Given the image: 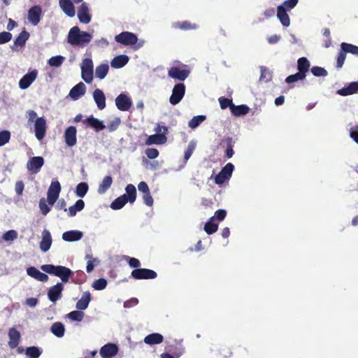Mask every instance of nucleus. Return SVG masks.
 <instances>
[{"label":"nucleus","instance_id":"f257e3e1","mask_svg":"<svg viewBox=\"0 0 358 358\" xmlns=\"http://www.w3.org/2000/svg\"><path fill=\"white\" fill-rule=\"evenodd\" d=\"M91 39V34L81 31L77 26L72 27L68 34V42L72 45L84 46L88 44Z\"/></svg>","mask_w":358,"mask_h":358},{"label":"nucleus","instance_id":"f03ea898","mask_svg":"<svg viewBox=\"0 0 358 358\" xmlns=\"http://www.w3.org/2000/svg\"><path fill=\"white\" fill-rule=\"evenodd\" d=\"M46 273L59 278L62 283L68 282L74 275L73 271L70 268L53 264H46Z\"/></svg>","mask_w":358,"mask_h":358},{"label":"nucleus","instance_id":"7ed1b4c3","mask_svg":"<svg viewBox=\"0 0 358 358\" xmlns=\"http://www.w3.org/2000/svg\"><path fill=\"white\" fill-rule=\"evenodd\" d=\"M28 123H34L36 137L38 140L43 138L45 136V118L43 117H37V114L34 110H29L27 113Z\"/></svg>","mask_w":358,"mask_h":358},{"label":"nucleus","instance_id":"20e7f679","mask_svg":"<svg viewBox=\"0 0 358 358\" xmlns=\"http://www.w3.org/2000/svg\"><path fill=\"white\" fill-rule=\"evenodd\" d=\"M226 215L227 211L225 210H217L215 212V215L211 217L210 220L205 224V231L208 234H213L216 232L218 229V224L215 222V219L219 222H221L224 220Z\"/></svg>","mask_w":358,"mask_h":358},{"label":"nucleus","instance_id":"39448f33","mask_svg":"<svg viewBox=\"0 0 358 358\" xmlns=\"http://www.w3.org/2000/svg\"><path fill=\"white\" fill-rule=\"evenodd\" d=\"M61 185L57 180L52 181L47 193L46 201L53 206L59 198L61 192Z\"/></svg>","mask_w":358,"mask_h":358},{"label":"nucleus","instance_id":"423d86ee","mask_svg":"<svg viewBox=\"0 0 358 358\" xmlns=\"http://www.w3.org/2000/svg\"><path fill=\"white\" fill-rule=\"evenodd\" d=\"M93 62L92 59H84L81 63L82 78L87 83H91L93 80Z\"/></svg>","mask_w":358,"mask_h":358},{"label":"nucleus","instance_id":"0eeeda50","mask_svg":"<svg viewBox=\"0 0 358 358\" xmlns=\"http://www.w3.org/2000/svg\"><path fill=\"white\" fill-rule=\"evenodd\" d=\"M234 169V165L231 163H228L215 177V182L217 185H220L225 181L229 180L231 177Z\"/></svg>","mask_w":358,"mask_h":358},{"label":"nucleus","instance_id":"6e6552de","mask_svg":"<svg viewBox=\"0 0 358 358\" xmlns=\"http://www.w3.org/2000/svg\"><path fill=\"white\" fill-rule=\"evenodd\" d=\"M131 276L136 280H148L157 278V273L148 268H137L132 271Z\"/></svg>","mask_w":358,"mask_h":358},{"label":"nucleus","instance_id":"1a4fd4ad","mask_svg":"<svg viewBox=\"0 0 358 358\" xmlns=\"http://www.w3.org/2000/svg\"><path fill=\"white\" fill-rule=\"evenodd\" d=\"M185 92V87L183 83L176 85L173 89L172 94L170 96V103L175 106L178 104L183 98Z\"/></svg>","mask_w":358,"mask_h":358},{"label":"nucleus","instance_id":"9d476101","mask_svg":"<svg viewBox=\"0 0 358 358\" xmlns=\"http://www.w3.org/2000/svg\"><path fill=\"white\" fill-rule=\"evenodd\" d=\"M64 286L62 282H57L56 285L50 287L48 292V297L50 301L55 303L62 299V292Z\"/></svg>","mask_w":358,"mask_h":358},{"label":"nucleus","instance_id":"9b49d317","mask_svg":"<svg viewBox=\"0 0 358 358\" xmlns=\"http://www.w3.org/2000/svg\"><path fill=\"white\" fill-rule=\"evenodd\" d=\"M115 39L117 43L125 45H134L136 43L138 40L134 34L128 31H124L117 35Z\"/></svg>","mask_w":358,"mask_h":358},{"label":"nucleus","instance_id":"f8f14e48","mask_svg":"<svg viewBox=\"0 0 358 358\" xmlns=\"http://www.w3.org/2000/svg\"><path fill=\"white\" fill-rule=\"evenodd\" d=\"M115 105L120 110L128 111L132 105V101L127 94L122 93L116 97Z\"/></svg>","mask_w":358,"mask_h":358},{"label":"nucleus","instance_id":"ddd939ff","mask_svg":"<svg viewBox=\"0 0 358 358\" xmlns=\"http://www.w3.org/2000/svg\"><path fill=\"white\" fill-rule=\"evenodd\" d=\"M78 17L79 21L83 24H88L91 21L90 9L86 3H83L78 8Z\"/></svg>","mask_w":358,"mask_h":358},{"label":"nucleus","instance_id":"4468645a","mask_svg":"<svg viewBox=\"0 0 358 358\" xmlns=\"http://www.w3.org/2000/svg\"><path fill=\"white\" fill-rule=\"evenodd\" d=\"M42 13L41 8L39 6H32L28 10V20L33 25H36L41 20Z\"/></svg>","mask_w":358,"mask_h":358},{"label":"nucleus","instance_id":"2eb2a0df","mask_svg":"<svg viewBox=\"0 0 358 358\" xmlns=\"http://www.w3.org/2000/svg\"><path fill=\"white\" fill-rule=\"evenodd\" d=\"M118 348L115 344L108 343L101 348L99 353L103 358H110L117 355Z\"/></svg>","mask_w":358,"mask_h":358},{"label":"nucleus","instance_id":"dca6fc26","mask_svg":"<svg viewBox=\"0 0 358 358\" xmlns=\"http://www.w3.org/2000/svg\"><path fill=\"white\" fill-rule=\"evenodd\" d=\"M86 92L85 85L80 82L75 85L69 92V96L73 101L78 100L83 96Z\"/></svg>","mask_w":358,"mask_h":358},{"label":"nucleus","instance_id":"f3484780","mask_svg":"<svg viewBox=\"0 0 358 358\" xmlns=\"http://www.w3.org/2000/svg\"><path fill=\"white\" fill-rule=\"evenodd\" d=\"M37 76V71L34 70L24 75L19 81V87L22 90L28 88L35 80Z\"/></svg>","mask_w":358,"mask_h":358},{"label":"nucleus","instance_id":"a211bd4d","mask_svg":"<svg viewBox=\"0 0 358 358\" xmlns=\"http://www.w3.org/2000/svg\"><path fill=\"white\" fill-rule=\"evenodd\" d=\"M93 99L99 110H103L106 108V96L103 92L99 89H96L92 94Z\"/></svg>","mask_w":358,"mask_h":358},{"label":"nucleus","instance_id":"6ab92c4d","mask_svg":"<svg viewBox=\"0 0 358 358\" xmlns=\"http://www.w3.org/2000/svg\"><path fill=\"white\" fill-rule=\"evenodd\" d=\"M76 128L75 127H69L64 132V139L69 146H73L76 143Z\"/></svg>","mask_w":358,"mask_h":358},{"label":"nucleus","instance_id":"aec40b11","mask_svg":"<svg viewBox=\"0 0 358 358\" xmlns=\"http://www.w3.org/2000/svg\"><path fill=\"white\" fill-rule=\"evenodd\" d=\"M83 233L78 230H71L63 233L62 239L66 242H73L80 240Z\"/></svg>","mask_w":358,"mask_h":358},{"label":"nucleus","instance_id":"412c9836","mask_svg":"<svg viewBox=\"0 0 358 358\" xmlns=\"http://www.w3.org/2000/svg\"><path fill=\"white\" fill-rule=\"evenodd\" d=\"M189 71L185 69H180L178 67H172L169 71V76L179 80H185L189 76Z\"/></svg>","mask_w":358,"mask_h":358},{"label":"nucleus","instance_id":"4be33fe9","mask_svg":"<svg viewBox=\"0 0 358 358\" xmlns=\"http://www.w3.org/2000/svg\"><path fill=\"white\" fill-rule=\"evenodd\" d=\"M8 337H9V341H8V346L11 349H14L17 347L20 339V332L16 330L15 328H11L9 329L8 331Z\"/></svg>","mask_w":358,"mask_h":358},{"label":"nucleus","instance_id":"5701e85b","mask_svg":"<svg viewBox=\"0 0 358 358\" xmlns=\"http://www.w3.org/2000/svg\"><path fill=\"white\" fill-rule=\"evenodd\" d=\"M59 6L66 15L71 17L75 16V8L71 0H59Z\"/></svg>","mask_w":358,"mask_h":358},{"label":"nucleus","instance_id":"b1692460","mask_svg":"<svg viewBox=\"0 0 358 358\" xmlns=\"http://www.w3.org/2000/svg\"><path fill=\"white\" fill-rule=\"evenodd\" d=\"M91 294L90 292H85L81 298L76 303V307L78 310H84L87 308L90 302L91 301Z\"/></svg>","mask_w":358,"mask_h":358},{"label":"nucleus","instance_id":"393cba45","mask_svg":"<svg viewBox=\"0 0 358 358\" xmlns=\"http://www.w3.org/2000/svg\"><path fill=\"white\" fill-rule=\"evenodd\" d=\"M85 122L88 124V125L94 129L96 131H101L106 128V126L102 121L94 117L93 116L87 117L85 120Z\"/></svg>","mask_w":358,"mask_h":358},{"label":"nucleus","instance_id":"a878e982","mask_svg":"<svg viewBox=\"0 0 358 358\" xmlns=\"http://www.w3.org/2000/svg\"><path fill=\"white\" fill-rule=\"evenodd\" d=\"M162 161H158L157 158H145L143 161V166L152 171H155L161 167Z\"/></svg>","mask_w":358,"mask_h":358},{"label":"nucleus","instance_id":"bb28decb","mask_svg":"<svg viewBox=\"0 0 358 358\" xmlns=\"http://www.w3.org/2000/svg\"><path fill=\"white\" fill-rule=\"evenodd\" d=\"M358 92V83L352 82L349 85L338 90L337 93L341 96H348Z\"/></svg>","mask_w":358,"mask_h":358},{"label":"nucleus","instance_id":"cd10ccee","mask_svg":"<svg viewBox=\"0 0 358 358\" xmlns=\"http://www.w3.org/2000/svg\"><path fill=\"white\" fill-rule=\"evenodd\" d=\"M277 17L280 20V22L283 26H289L290 20L289 15H287V10H284L282 6H278Z\"/></svg>","mask_w":358,"mask_h":358},{"label":"nucleus","instance_id":"c85d7f7f","mask_svg":"<svg viewBox=\"0 0 358 358\" xmlns=\"http://www.w3.org/2000/svg\"><path fill=\"white\" fill-rule=\"evenodd\" d=\"M43 162V158H31L27 162V169L32 173H35L41 169Z\"/></svg>","mask_w":358,"mask_h":358},{"label":"nucleus","instance_id":"c756f323","mask_svg":"<svg viewBox=\"0 0 358 358\" xmlns=\"http://www.w3.org/2000/svg\"><path fill=\"white\" fill-rule=\"evenodd\" d=\"M164 337L162 334L158 333H153L146 336L144 338V342L148 345L159 344L163 342Z\"/></svg>","mask_w":358,"mask_h":358},{"label":"nucleus","instance_id":"7c9ffc66","mask_svg":"<svg viewBox=\"0 0 358 358\" xmlns=\"http://www.w3.org/2000/svg\"><path fill=\"white\" fill-rule=\"evenodd\" d=\"M129 62V57L126 55H119L113 58L111 61V66L115 69L122 68Z\"/></svg>","mask_w":358,"mask_h":358},{"label":"nucleus","instance_id":"2f4dec72","mask_svg":"<svg viewBox=\"0 0 358 358\" xmlns=\"http://www.w3.org/2000/svg\"><path fill=\"white\" fill-rule=\"evenodd\" d=\"M126 193L122 196H125L129 200V202L133 203L136 201V189L132 184H129L125 188Z\"/></svg>","mask_w":358,"mask_h":358},{"label":"nucleus","instance_id":"473e14b6","mask_svg":"<svg viewBox=\"0 0 358 358\" xmlns=\"http://www.w3.org/2000/svg\"><path fill=\"white\" fill-rule=\"evenodd\" d=\"M112 182L113 179L110 176H105L99 185L98 193L100 194H104L110 187Z\"/></svg>","mask_w":358,"mask_h":358},{"label":"nucleus","instance_id":"72a5a7b5","mask_svg":"<svg viewBox=\"0 0 358 358\" xmlns=\"http://www.w3.org/2000/svg\"><path fill=\"white\" fill-rule=\"evenodd\" d=\"M167 138L164 134H154L148 137L146 141L148 145L151 144H163L166 143Z\"/></svg>","mask_w":358,"mask_h":358},{"label":"nucleus","instance_id":"f704fd0d","mask_svg":"<svg viewBox=\"0 0 358 358\" xmlns=\"http://www.w3.org/2000/svg\"><path fill=\"white\" fill-rule=\"evenodd\" d=\"M85 207V202L82 199L78 200L76 203L70 206L68 209V215L70 217H73L76 215L77 212L81 211Z\"/></svg>","mask_w":358,"mask_h":358},{"label":"nucleus","instance_id":"c9c22d12","mask_svg":"<svg viewBox=\"0 0 358 358\" xmlns=\"http://www.w3.org/2000/svg\"><path fill=\"white\" fill-rule=\"evenodd\" d=\"M64 326L61 322H55L50 327V331L58 338H62L64 336Z\"/></svg>","mask_w":358,"mask_h":358},{"label":"nucleus","instance_id":"e433bc0d","mask_svg":"<svg viewBox=\"0 0 358 358\" xmlns=\"http://www.w3.org/2000/svg\"><path fill=\"white\" fill-rule=\"evenodd\" d=\"M129 202V200L125 196H120L115 199L110 204V208L113 210H120L124 206V205Z\"/></svg>","mask_w":358,"mask_h":358},{"label":"nucleus","instance_id":"4c0bfd02","mask_svg":"<svg viewBox=\"0 0 358 358\" xmlns=\"http://www.w3.org/2000/svg\"><path fill=\"white\" fill-rule=\"evenodd\" d=\"M27 274L40 281H45V273L40 272L35 267L31 266L27 269Z\"/></svg>","mask_w":358,"mask_h":358},{"label":"nucleus","instance_id":"58836bf2","mask_svg":"<svg viewBox=\"0 0 358 358\" xmlns=\"http://www.w3.org/2000/svg\"><path fill=\"white\" fill-rule=\"evenodd\" d=\"M109 66L107 64H102L96 66L95 69L96 77L103 79L108 74Z\"/></svg>","mask_w":358,"mask_h":358},{"label":"nucleus","instance_id":"ea45409f","mask_svg":"<svg viewBox=\"0 0 358 358\" xmlns=\"http://www.w3.org/2000/svg\"><path fill=\"white\" fill-rule=\"evenodd\" d=\"M231 111L236 116H240L245 115L249 111V108L245 105L236 106L234 105L231 106Z\"/></svg>","mask_w":358,"mask_h":358},{"label":"nucleus","instance_id":"a19ab883","mask_svg":"<svg viewBox=\"0 0 358 358\" xmlns=\"http://www.w3.org/2000/svg\"><path fill=\"white\" fill-rule=\"evenodd\" d=\"M29 34L26 31H22L19 36L15 39L14 45L17 47L18 46H24L27 40L28 39Z\"/></svg>","mask_w":358,"mask_h":358},{"label":"nucleus","instance_id":"79ce46f5","mask_svg":"<svg viewBox=\"0 0 358 358\" xmlns=\"http://www.w3.org/2000/svg\"><path fill=\"white\" fill-rule=\"evenodd\" d=\"M89 189V186L86 182H80L76 187V194L79 197H84Z\"/></svg>","mask_w":358,"mask_h":358},{"label":"nucleus","instance_id":"37998d69","mask_svg":"<svg viewBox=\"0 0 358 358\" xmlns=\"http://www.w3.org/2000/svg\"><path fill=\"white\" fill-rule=\"evenodd\" d=\"M206 117L205 115L195 116L189 120L188 122V126L191 129H196L206 120Z\"/></svg>","mask_w":358,"mask_h":358},{"label":"nucleus","instance_id":"c03bdc74","mask_svg":"<svg viewBox=\"0 0 358 358\" xmlns=\"http://www.w3.org/2000/svg\"><path fill=\"white\" fill-rule=\"evenodd\" d=\"M310 67V64L308 60L305 57H301L298 60V69L299 72H303L306 75V73L308 71Z\"/></svg>","mask_w":358,"mask_h":358},{"label":"nucleus","instance_id":"a18cd8bd","mask_svg":"<svg viewBox=\"0 0 358 358\" xmlns=\"http://www.w3.org/2000/svg\"><path fill=\"white\" fill-rule=\"evenodd\" d=\"M65 61V57L63 56L57 55L51 57L48 60V64L50 66L52 67H59L60 66L63 62Z\"/></svg>","mask_w":358,"mask_h":358},{"label":"nucleus","instance_id":"49530a36","mask_svg":"<svg viewBox=\"0 0 358 358\" xmlns=\"http://www.w3.org/2000/svg\"><path fill=\"white\" fill-rule=\"evenodd\" d=\"M84 313L78 310L71 311L68 314V317L72 321L81 322L84 317Z\"/></svg>","mask_w":358,"mask_h":358},{"label":"nucleus","instance_id":"de8ad7c7","mask_svg":"<svg viewBox=\"0 0 358 358\" xmlns=\"http://www.w3.org/2000/svg\"><path fill=\"white\" fill-rule=\"evenodd\" d=\"M26 355L29 358H38L41 355V351L34 346L26 349Z\"/></svg>","mask_w":358,"mask_h":358},{"label":"nucleus","instance_id":"09e8293b","mask_svg":"<svg viewBox=\"0 0 358 358\" xmlns=\"http://www.w3.org/2000/svg\"><path fill=\"white\" fill-rule=\"evenodd\" d=\"M341 49L346 52H350L354 55H358V47L352 44L343 43L341 44Z\"/></svg>","mask_w":358,"mask_h":358},{"label":"nucleus","instance_id":"8fccbe9b","mask_svg":"<svg viewBox=\"0 0 358 358\" xmlns=\"http://www.w3.org/2000/svg\"><path fill=\"white\" fill-rule=\"evenodd\" d=\"M107 284V280L105 278H99L94 281L92 287L95 290H103L106 287Z\"/></svg>","mask_w":358,"mask_h":358},{"label":"nucleus","instance_id":"3c124183","mask_svg":"<svg viewBox=\"0 0 358 358\" xmlns=\"http://www.w3.org/2000/svg\"><path fill=\"white\" fill-rule=\"evenodd\" d=\"M174 162L172 163L178 164L177 166H172L169 168V169L170 171H179L187 163V160L188 158H174Z\"/></svg>","mask_w":358,"mask_h":358},{"label":"nucleus","instance_id":"603ef678","mask_svg":"<svg viewBox=\"0 0 358 358\" xmlns=\"http://www.w3.org/2000/svg\"><path fill=\"white\" fill-rule=\"evenodd\" d=\"M17 232L11 229L3 234L2 238L5 241H13L17 238Z\"/></svg>","mask_w":358,"mask_h":358},{"label":"nucleus","instance_id":"864d4df0","mask_svg":"<svg viewBox=\"0 0 358 358\" xmlns=\"http://www.w3.org/2000/svg\"><path fill=\"white\" fill-rule=\"evenodd\" d=\"M306 77V75L303 73V72H298L294 75H291L288 76L286 78V82L288 83H294L298 80H301L304 79Z\"/></svg>","mask_w":358,"mask_h":358},{"label":"nucleus","instance_id":"5fc2aeb1","mask_svg":"<svg viewBox=\"0 0 358 358\" xmlns=\"http://www.w3.org/2000/svg\"><path fill=\"white\" fill-rule=\"evenodd\" d=\"M299 0H286L279 6H282L284 10H290L293 9L298 3Z\"/></svg>","mask_w":358,"mask_h":358},{"label":"nucleus","instance_id":"6e6d98bb","mask_svg":"<svg viewBox=\"0 0 358 358\" xmlns=\"http://www.w3.org/2000/svg\"><path fill=\"white\" fill-rule=\"evenodd\" d=\"M10 138V133L7 130L0 132V146L4 145Z\"/></svg>","mask_w":358,"mask_h":358},{"label":"nucleus","instance_id":"4d7b16f0","mask_svg":"<svg viewBox=\"0 0 358 358\" xmlns=\"http://www.w3.org/2000/svg\"><path fill=\"white\" fill-rule=\"evenodd\" d=\"M126 261H127L129 265L132 268H136V269L139 268L141 266L140 261L134 257H130L128 256H125L124 258Z\"/></svg>","mask_w":358,"mask_h":358},{"label":"nucleus","instance_id":"13d9d810","mask_svg":"<svg viewBox=\"0 0 358 358\" xmlns=\"http://www.w3.org/2000/svg\"><path fill=\"white\" fill-rule=\"evenodd\" d=\"M100 261L97 259H90L87 261L86 271L87 273H91L94 267L99 264Z\"/></svg>","mask_w":358,"mask_h":358},{"label":"nucleus","instance_id":"bf43d9fd","mask_svg":"<svg viewBox=\"0 0 358 358\" xmlns=\"http://www.w3.org/2000/svg\"><path fill=\"white\" fill-rule=\"evenodd\" d=\"M222 144L224 145H226L227 150H226V155L227 157H232L234 155V151L232 149V146L231 145V139L230 138H226L222 140Z\"/></svg>","mask_w":358,"mask_h":358},{"label":"nucleus","instance_id":"052dcab7","mask_svg":"<svg viewBox=\"0 0 358 358\" xmlns=\"http://www.w3.org/2000/svg\"><path fill=\"white\" fill-rule=\"evenodd\" d=\"M311 72L315 76H325L327 75V71L319 66H314L311 69Z\"/></svg>","mask_w":358,"mask_h":358},{"label":"nucleus","instance_id":"680f3d73","mask_svg":"<svg viewBox=\"0 0 358 358\" xmlns=\"http://www.w3.org/2000/svg\"><path fill=\"white\" fill-rule=\"evenodd\" d=\"M12 39V34L8 31L0 33V44H4L9 42Z\"/></svg>","mask_w":358,"mask_h":358},{"label":"nucleus","instance_id":"e2e57ef3","mask_svg":"<svg viewBox=\"0 0 358 358\" xmlns=\"http://www.w3.org/2000/svg\"><path fill=\"white\" fill-rule=\"evenodd\" d=\"M219 102H220V107H221L222 109H225L227 107H229L231 108V106L234 105L232 103V101L231 100H230L229 99H227V98H224V97H220L219 99Z\"/></svg>","mask_w":358,"mask_h":358},{"label":"nucleus","instance_id":"0e129e2a","mask_svg":"<svg viewBox=\"0 0 358 358\" xmlns=\"http://www.w3.org/2000/svg\"><path fill=\"white\" fill-rule=\"evenodd\" d=\"M350 137L358 143V125H352L350 128Z\"/></svg>","mask_w":358,"mask_h":358},{"label":"nucleus","instance_id":"69168bd1","mask_svg":"<svg viewBox=\"0 0 358 358\" xmlns=\"http://www.w3.org/2000/svg\"><path fill=\"white\" fill-rule=\"evenodd\" d=\"M120 119L119 117H115L113 120L110 122V123L108 125V129L110 131H115L120 124Z\"/></svg>","mask_w":358,"mask_h":358},{"label":"nucleus","instance_id":"338daca9","mask_svg":"<svg viewBox=\"0 0 358 358\" xmlns=\"http://www.w3.org/2000/svg\"><path fill=\"white\" fill-rule=\"evenodd\" d=\"M184 350L182 349H180L178 352L175 353L174 355H171L168 352L162 353L160 357L161 358H179L182 354Z\"/></svg>","mask_w":358,"mask_h":358},{"label":"nucleus","instance_id":"774afa93","mask_svg":"<svg viewBox=\"0 0 358 358\" xmlns=\"http://www.w3.org/2000/svg\"><path fill=\"white\" fill-rule=\"evenodd\" d=\"M143 202L148 206H152L153 205V199L150 194V192L146 194H143Z\"/></svg>","mask_w":358,"mask_h":358}]
</instances>
